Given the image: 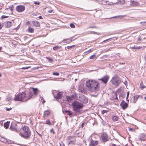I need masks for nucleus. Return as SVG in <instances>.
<instances>
[{
	"instance_id": "obj_1",
	"label": "nucleus",
	"mask_w": 146,
	"mask_h": 146,
	"mask_svg": "<svg viewBox=\"0 0 146 146\" xmlns=\"http://www.w3.org/2000/svg\"><path fill=\"white\" fill-rule=\"evenodd\" d=\"M86 84L89 90L93 92L98 91L99 88V84L94 80H89L86 82Z\"/></svg>"
},
{
	"instance_id": "obj_2",
	"label": "nucleus",
	"mask_w": 146,
	"mask_h": 146,
	"mask_svg": "<svg viewBox=\"0 0 146 146\" xmlns=\"http://www.w3.org/2000/svg\"><path fill=\"white\" fill-rule=\"evenodd\" d=\"M23 132L19 133V135L24 138L28 139L31 135V132L29 127L24 126L22 129Z\"/></svg>"
},
{
	"instance_id": "obj_3",
	"label": "nucleus",
	"mask_w": 146,
	"mask_h": 146,
	"mask_svg": "<svg viewBox=\"0 0 146 146\" xmlns=\"http://www.w3.org/2000/svg\"><path fill=\"white\" fill-rule=\"evenodd\" d=\"M84 106L83 105L77 101H74V114L76 115L80 113V109Z\"/></svg>"
},
{
	"instance_id": "obj_4",
	"label": "nucleus",
	"mask_w": 146,
	"mask_h": 146,
	"mask_svg": "<svg viewBox=\"0 0 146 146\" xmlns=\"http://www.w3.org/2000/svg\"><path fill=\"white\" fill-rule=\"evenodd\" d=\"M74 99L79 100L82 103L86 104L88 102V99L84 95L82 94L77 95L74 93Z\"/></svg>"
},
{
	"instance_id": "obj_5",
	"label": "nucleus",
	"mask_w": 146,
	"mask_h": 146,
	"mask_svg": "<svg viewBox=\"0 0 146 146\" xmlns=\"http://www.w3.org/2000/svg\"><path fill=\"white\" fill-rule=\"evenodd\" d=\"M25 92H23L21 93H19L15 97V101H26L25 96Z\"/></svg>"
},
{
	"instance_id": "obj_6",
	"label": "nucleus",
	"mask_w": 146,
	"mask_h": 146,
	"mask_svg": "<svg viewBox=\"0 0 146 146\" xmlns=\"http://www.w3.org/2000/svg\"><path fill=\"white\" fill-rule=\"evenodd\" d=\"M111 81L113 84L116 86H118L121 83L120 79L117 76L113 77Z\"/></svg>"
},
{
	"instance_id": "obj_7",
	"label": "nucleus",
	"mask_w": 146,
	"mask_h": 146,
	"mask_svg": "<svg viewBox=\"0 0 146 146\" xmlns=\"http://www.w3.org/2000/svg\"><path fill=\"white\" fill-rule=\"evenodd\" d=\"M10 129L12 131L16 132L18 133L19 132V130L17 127V126L15 123H12L10 127Z\"/></svg>"
},
{
	"instance_id": "obj_8",
	"label": "nucleus",
	"mask_w": 146,
	"mask_h": 146,
	"mask_svg": "<svg viewBox=\"0 0 146 146\" xmlns=\"http://www.w3.org/2000/svg\"><path fill=\"white\" fill-rule=\"evenodd\" d=\"M25 9V7L23 5H19L16 7V10L19 12H21L23 11Z\"/></svg>"
},
{
	"instance_id": "obj_9",
	"label": "nucleus",
	"mask_w": 146,
	"mask_h": 146,
	"mask_svg": "<svg viewBox=\"0 0 146 146\" xmlns=\"http://www.w3.org/2000/svg\"><path fill=\"white\" fill-rule=\"evenodd\" d=\"M101 139L103 142H105L108 140L107 134L106 133H103L101 136Z\"/></svg>"
},
{
	"instance_id": "obj_10",
	"label": "nucleus",
	"mask_w": 146,
	"mask_h": 146,
	"mask_svg": "<svg viewBox=\"0 0 146 146\" xmlns=\"http://www.w3.org/2000/svg\"><path fill=\"white\" fill-rule=\"evenodd\" d=\"M25 92V100L26 101L27 100L30 99L32 97L33 94L32 92L28 91Z\"/></svg>"
},
{
	"instance_id": "obj_11",
	"label": "nucleus",
	"mask_w": 146,
	"mask_h": 146,
	"mask_svg": "<svg viewBox=\"0 0 146 146\" xmlns=\"http://www.w3.org/2000/svg\"><path fill=\"white\" fill-rule=\"evenodd\" d=\"M109 78V76L107 75H106L103 78L99 79V80L102 81L104 84H106Z\"/></svg>"
},
{
	"instance_id": "obj_12",
	"label": "nucleus",
	"mask_w": 146,
	"mask_h": 146,
	"mask_svg": "<svg viewBox=\"0 0 146 146\" xmlns=\"http://www.w3.org/2000/svg\"><path fill=\"white\" fill-rule=\"evenodd\" d=\"M120 106L123 110L125 109L128 106L127 104L124 101H122L121 102Z\"/></svg>"
},
{
	"instance_id": "obj_13",
	"label": "nucleus",
	"mask_w": 146,
	"mask_h": 146,
	"mask_svg": "<svg viewBox=\"0 0 146 146\" xmlns=\"http://www.w3.org/2000/svg\"><path fill=\"white\" fill-rule=\"evenodd\" d=\"M5 26L7 28H8L11 26L12 25V22L8 21L6 22L5 23Z\"/></svg>"
},
{
	"instance_id": "obj_14",
	"label": "nucleus",
	"mask_w": 146,
	"mask_h": 146,
	"mask_svg": "<svg viewBox=\"0 0 146 146\" xmlns=\"http://www.w3.org/2000/svg\"><path fill=\"white\" fill-rule=\"evenodd\" d=\"M139 138L141 140L144 141L145 139V135L143 133L140 134L139 136Z\"/></svg>"
},
{
	"instance_id": "obj_15",
	"label": "nucleus",
	"mask_w": 146,
	"mask_h": 146,
	"mask_svg": "<svg viewBox=\"0 0 146 146\" xmlns=\"http://www.w3.org/2000/svg\"><path fill=\"white\" fill-rule=\"evenodd\" d=\"M90 143L91 144L93 145V146H96L98 144V141H94L92 140Z\"/></svg>"
},
{
	"instance_id": "obj_16",
	"label": "nucleus",
	"mask_w": 146,
	"mask_h": 146,
	"mask_svg": "<svg viewBox=\"0 0 146 146\" xmlns=\"http://www.w3.org/2000/svg\"><path fill=\"white\" fill-rule=\"evenodd\" d=\"M72 37H71L69 38H68L64 40L63 41L64 42H65V43H69L72 41Z\"/></svg>"
},
{
	"instance_id": "obj_17",
	"label": "nucleus",
	"mask_w": 146,
	"mask_h": 146,
	"mask_svg": "<svg viewBox=\"0 0 146 146\" xmlns=\"http://www.w3.org/2000/svg\"><path fill=\"white\" fill-rule=\"evenodd\" d=\"M54 98L57 99H60L61 98V93L59 92L57 93L56 96V97L54 96Z\"/></svg>"
},
{
	"instance_id": "obj_18",
	"label": "nucleus",
	"mask_w": 146,
	"mask_h": 146,
	"mask_svg": "<svg viewBox=\"0 0 146 146\" xmlns=\"http://www.w3.org/2000/svg\"><path fill=\"white\" fill-rule=\"evenodd\" d=\"M78 90L79 91L82 93H83V92H84V89L83 87V86L82 85H81L80 86L79 88H78Z\"/></svg>"
},
{
	"instance_id": "obj_19",
	"label": "nucleus",
	"mask_w": 146,
	"mask_h": 146,
	"mask_svg": "<svg viewBox=\"0 0 146 146\" xmlns=\"http://www.w3.org/2000/svg\"><path fill=\"white\" fill-rule=\"evenodd\" d=\"M33 94L35 95H36L38 92V90L37 88H32Z\"/></svg>"
},
{
	"instance_id": "obj_20",
	"label": "nucleus",
	"mask_w": 146,
	"mask_h": 146,
	"mask_svg": "<svg viewBox=\"0 0 146 146\" xmlns=\"http://www.w3.org/2000/svg\"><path fill=\"white\" fill-rule=\"evenodd\" d=\"M139 97V96L137 95L134 96L133 97V100L132 101V102L133 103H135Z\"/></svg>"
},
{
	"instance_id": "obj_21",
	"label": "nucleus",
	"mask_w": 146,
	"mask_h": 146,
	"mask_svg": "<svg viewBox=\"0 0 146 146\" xmlns=\"http://www.w3.org/2000/svg\"><path fill=\"white\" fill-rule=\"evenodd\" d=\"M10 123V122H8L7 121V122H6V123H4V127L5 129H7L8 128V127H9V124L10 123Z\"/></svg>"
},
{
	"instance_id": "obj_22",
	"label": "nucleus",
	"mask_w": 146,
	"mask_h": 146,
	"mask_svg": "<svg viewBox=\"0 0 146 146\" xmlns=\"http://www.w3.org/2000/svg\"><path fill=\"white\" fill-rule=\"evenodd\" d=\"M66 101H67L68 102H70L71 101V100H72V98L71 97H70L69 96H67L66 97Z\"/></svg>"
},
{
	"instance_id": "obj_23",
	"label": "nucleus",
	"mask_w": 146,
	"mask_h": 146,
	"mask_svg": "<svg viewBox=\"0 0 146 146\" xmlns=\"http://www.w3.org/2000/svg\"><path fill=\"white\" fill-rule=\"evenodd\" d=\"M33 25L36 27H38L40 26L39 23L37 21H35L33 23Z\"/></svg>"
},
{
	"instance_id": "obj_24",
	"label": "nucleus",
	"mask_w": 146,
	"mask_h": 146,
	"mask_svg": "<svg viewBox=\"0 0 146 146\" xmlns=\"http://www.w3.org/2000/svg\"><path fill=\"white\" fill-rule=\"evenodd\" d=\"M118 119V117L115 116H113L112 118V120L114 121H117Z\"/></svg>"
},
{
	"instance_id": "obj_25",
	"label": "nucleus",
	"mask_w": 146,
	"mask_h": 146,
	"mask_svg": "<svg viewBox=\"0 0 146 146\" xmlns=\"http://www.w3.org/2000/svg\"><path fill=\"white\" fill-rule=\"evenodd\" d=\"M65 112L68 113L67 115H69L70 116H71L72 115V113H71L70 111H69L65 110Z\"/></svg>"
},
{
	"instance_id": "obj_26",
	"label": "nucleus",
	"mask_w": 146,
	"mask_h": 146,
	"mask_svg": "<svg viewBox=\"0 0 146 146\" xmlns=\"http://www.w3.org/2000/svg\"><path fill=\"white\" fill-rule=\"evenodd\" d=\"M50 113V112L48 110H46L44 112V116H47L49 115Z\"/></svg>"
},
{
	"instance_id": "obj_27",
	"label": "nucleus",
	"mask_w": 146,
	"mask_h": 146,
	"mask_svg": "<svg viewBox=\"0 0 146 146\" xmlns=\"http://www.w3.org/2000/svg\"><path fill=\"white\" fill-rule=\"evenodd\" d=\"M28 31L30 33H33L34 31V29L33 28L29 27L28 29Z\"/></svg>"
},
{
	"instance_id": "obj_28",
	"label": "nucleus",
	"mask_w": 146,
	"mask_h": 146,
	"mask_svg": "<svg viewBox=\"0 0 146 146\" xmlns=\"http://www.w3.org/2000/svg\"><path fill=\"white\" fill-rule=\"evenodd\" d=\"M96 56L95 54H93L90 57V58L91 59H96Z\"/></svg>"
},
{
	"instance_id": "obj_29",
	"label": "nucleus",
	"mask_w": 146,
	"mask_h": 146,
	"mask_svg": "<svg viewBox=\"0 0 146 146\" xmlns=\"http://www.w3.org/2000/svg\"><path fill=\"white\" fill-rule=\"evenodd\" d=\"M140 85L142 89H143L144 88L146 87V86H145L143 85V82L142 81H141Z\"/></svg>"
},
{
	"instance_id": "obj_30",
	"label": "nucleus",
	"mask_w": 146,
	"mask_h": 146,
	"mask_svg": "<svg viewBox=\"0 0 146 146\" xmlns=\"http://www.w3.org/2000/svg\"><path fill=\"white\" fill-rule=\"evenodd\" d=\"M137 4L138 3L137 2L133 1L132 2L131 5L133 6H135L136 5H137Z\"/></svg>"
},
{
	"instance_id": "obj_31",
	"label": "nucleus",
	"mask_w": 146,
	"mask_h": 146,
	"mask_svg": "<svg viewBox=\"0 0 146 146\" xmlns=\"http://www.w3.org/2000/svg\"><path fill=\"white\" fill-rule=\"evenodd\" d=\"M47 59L50 62H53V60L52 59L49 57H46Z\"/></svg>"
},
{
	"instance_id": "obj_32",
	"label": "nucleus",
	"mask_w": 146,
	"mask_h": 146,
	"mask_svg": "<svg viewBox=\"0 0 146 146\" xmlns=\"http://www.w3.org/2000/svg\"><path fill=\"white\" fill-rule=\"evenodd\" d=\"M46 124L49 125H51V124L49 120H48L46 121Z\"/></svg>"
},
{
	"instance_id": "obj_33",
	"label": "nucleus",
	"mask_w": 146,
	"mask_h": 146,
	"mask_svg": "<svg viewBox=\"0 0 146 146\" xmlns=\"http://www.w3.org/2000/svg\"><path fill=\"white\" fill-rule=\"evenodd\" d=\"M53 75L54 76H58L59 75V73L58 72H53Z\"/></svg>"
},
{
	"instance_id": "obj_34",
	"label": "nucleus",
	"mask_w": 146,
	"mask_h": 146,
	"mask_svg": "<svg viewBox=\"0 0 146 146\" xmlns=\"http://www.w3.org/2000/svg\"><path fill=\"white\" fill-rule=\"evenodd\" d=\"M93 49L92 48L89 50H88L87 51H86V52H88L89 53H90L91 52L93 51Z\"/></svg>"
},
{
	"instance_id": "obj_35",
	"label": "nucleus",
	"mask_w": 146,
	"mask_h": 146,
	"mask_svg": "<svg viewBox=\"0 0 146 146\" xmlns=\"http://www.w3.org/2000/svg\"><path fill=\"white\" fill-rule=\"evenodd\" d=\"M58 46H54L53 47V50H56L58 48Z\"/></svg>"
},
{
	"instance_id": "obj_36",
	"label": "nucleus",
	"mask_w": 146,
	"mask_h": 146,
	"mask_svg": "<svg viewBox=\"0 0 146 146\" xmlns=\"http://www.w3.org/2000/svg\"><path fill=\"white\" fill-rule=\"evenodd\" d=\"M8 17V16H6L5 15H3L1 16V18L2 19H3L4 18H7Z\"/></svg>"
},
{
	"instance_id": "obj_37",
	"label": "nucleus",
	"mask_w": 146,
	"mask_h": 146,
	"mask_svg": "<svg viewBox=\"0 0 146 146\" xmlns=\"http://www.w3.org/2000/svg\"><path fill=\"white\" fill-rule=\"evenodd\" d=\"M108 111L105 110H103L102 111V114H104L105 113H106Z\"/></svg>"
},
{
	"instance_id": "obj_38",
	"label": "nucleus",
	"mask_w": 146,
	"mask_h": 146,
	"mask_svg": "<svg viewBox=\"0 0 146 146\" xmlns=\"http://www.w3.org/2000/svg\"><path fill=\"white\" fill-rule=\"evenodd\" d=\"M50 132H51V133H52L53 134H54V131L53 129H51Z\"/></svg>"
},
{
	"instance_id": "obj_39",
	"label": "nucleus",
	"mask_w": 146,
	"mask_h": 146,
	"mask_svg": "<svg viewBox=\"0 0 146 146\" xmlns=\"http://www.w3.org/2000/svg\"><path fill=\"white\" fill-rule=\"evenodd\" d=\"M111 38H110L107 39L106 40H105L103 42H102V43L103 42H105L106 41L109 40H110L111 39Z\"/></svg>"
},
{
	"instance_id": "obj_40",
	"label": "nucleus",
	"mask_w": 146,
	"mask_h": 146,
	"mask_svg": "<svg viewBox=\"0 0 146 146\" xmlns=\"http://www.w3.org/2000/svg\"><path fill=\"white\" fill-rule=\"evenodd\" d=\"M73 47V46H67V48L68 49H69L70 48H72Z\"/></svg>"
},
{
	"instance_id": "obj_41",
	"label": "nucleus",
	"mask_w": 146,
	"mask_h": 146,
	"mask_svg": "<svg viewBox=\"0 0 146 146\" xmlns=\"http://www.w3.org/2000/svg\"><path fill=\"white\" fill-rule=\"evenodd\" d=\"M34 4H37L38 5H39L40 4V3L39 2H37L35 1L34 2Z\"/></svg>"
},
{
	"instance_id": "obj_42",
	"label": "nucleus",
	"mask_w": 146,
	"mask_h": 146,
	"mask_svg": "<svg viewBox=\"0 0 146 146\" xmlns=\"http://www.w3.org/2000/svg\"><path fill=\"white\" fill-rule=\"evenodd\" d=\"M6 109L7 111H9L10 110H11V108H6Z\"/></svg>"
},
{
	"instance_id": "obj_43",
	"label": "nucleus",
	"mask_w": 146,
	"mask_h": 146,
	"mask_svg": "<svg viewBox=\"0 0 146 146\" xmlns=\"http://www.w3.org/2000/svg\"><path fill=\"white\" fill-rule=\"evenodd\" d=\"M53 10H49L48 11V12L49 13H51L53 11Z\"/></svg>"
},
{
	"instance_id": "obj_44",
	"label": "nucleus",
	"mask_w": 146,
	"mask_h": 146,
	"mask_svg": "<svg viewBox=\"0 0 146 146\" xmlns=\"http://www.w3.org/2000/svg\"><path fill=\"white\" fill-rule=\"evenodd\" d=\"M70 27L72 28H73V23H71L70 24Z\"/></svg>"
},
{
	"instance_id": "obj_45",
	"label": "nucleus",
	"mask_w": 146,
	"mask_h": 146,
	"mask_svg": "<svg viewBox=\"0 0 146 146\" xmlns=\"http://www.w3.org/2000/svg\"><path fill=\"white\" fill-rule=\"evenodd\" d=\"M3 27V25L1 24V23H0V29H2V27Z\"/></svg>"
},
{
	"instance_id": "obj_46",
	"label": "nucleus",
	"mask_w": 146,
	"mask_h": 146,
	"mask_svg": "<svg viewBox=\"0 0 146 146\" xmlns=\"http://www.w3.org/2000/svg\"><path fill=\"white\" fill-rule=\"evenodd\" d=\"M91 33V34H96V33L95 32H94V31H92L91 32V33Z\"/></svg>"
},
{
	"instance_id": "obj_47",
	"label": "nucleus",
	"mask_w": 146,
	"mask_h": 146,
	"mask_svg": "<svg viewBox=\"0 0 146 146\" xmlns=\"http://www.w3.org/2000/svg\"><path fill=\"white\" fill-rule=\"evenodd\" d=\"M129 94V92H128L127 93V97H126V99H127L128 97V96Z\"/></svg>"
},
{
	"instance_id": "obj_48",
	"label": "nucleus",
	"mask_w": 146,
	"mask_h": 146,
	"mask_svg": "<svg viewBox=\"0 0 146 146\" xmlns=\"http://www.w3.org/2000/svg\"><path fill=\"white\" fill-rule=\"evenodd\" d=\"M39 19H42L43 18H42V16H39L38 17Z\"/></svg>"
},
{
	"instance_id": "obj_49",
	"label": "nucleus",
	"mask_w": 146,
	"mask_h": 146,
	"mask_svg": "<svg viewBox=\"0 0 146 146\" xmlns=\"http://www.w3.org/2000/svg\"><path fill=\"white\" fill-rule=\"evenodd\" d=\"M72 143V141H70V142L68 144H70Z\"/></svg>"
},
{
	"instance_id": "obj_50",
	"label": "nucleus",
	"mask_w": 146,
	"mask_h": 146,
	"mask_svg": "<svg viewBox=\"0 0 146 146\" xmlns=\"http://www.w3.org/2000/svg\"><path fill=\"white\" fill-rule=\"evenodd\" d=\"M84 123H82L81 125V126L82 127H83L84 126Z\"/></svg>"
},
{
	"instance_id": "obj_51",
	"label": "nucleus",
	"mask_w": 146,
	"mask_h": 146,
	"mask_svg": "<svg viewBox=\"0 0 146 146\" xmlns=\"http://www.w3.org/2000/svg\"><path fill=\"white\" fill-rule=\"evenodd\" d=\"M129 130L130 131H134V130L133 129L131 128L129 129Z\"/></svg>"
},
{
	"instance_id": "obj_52",
	"label": "nucleus",
	"mask_w": 146,
	"mask_h": 146,
	"mask_svg": "<svg viewBox=\"0 0 146 146\" xmlns=\"http://www.w3.org/2000/svg\"><path fill=\"white\" fill-rule=\"evenodd\" d=\"M95 28V27L94 26V27H89V28Z\"/></svg>"
},
{
	"instance_id": "obj_53",
	"label": "nucleus",
	"mask_w": 146,
	"mask_h": 146,
	"mask_svg": "<svg viewBox=\"0 0 146 146\" xmlns=\"http://www.w3.org/2000/svg\"><path fill=\"white\" fill-rule=\"evenodd\" d=\"M138 40H141V38L140 37H139L138 38Z\"/></svg>"
},
{
	"instance_id": "obj_54",
	"label": "nucleus",
	"mask_w": 146,
	"mask_h": 146,
	"mask_svg": "<svg viewBox=\"0 0 146 146\" xmlns=\"http://www.w3.org/2000/svg\"><path fill=\"white\" fill-rule=\"evenodd\" d=\"M13 9L12 8V7H11V9H10L12 11Z\"/></svg>"
},
{
	"instance_id": "obj_55",
	"label": "nucleus",
	"mask_w": 146,
	"mask_h": 146,
	"mask_svg": "<svg viewBox=\"0 0 146 146\" xmlns=\"http://www.w3.org/2000/svg\"><path fill=\"white\" fill-rule=\"evenodd\" d=\"M68 138L69 139H70V138H72V137L71 136H70V137L69 136Z\"/></svg>"
},
{
	"instance_id": "obj_56",
	"label": "nucleus",
	"mask_w": 146,
	"mask_h": 146,
	"mask_svg": "<svg viewBox=\"0 0 146 146\" xmlns=\"http://www.w3.org/2000/svg\"><path fill=\"white\" fill-rule=\"evenodd\" d=\"M71 105H72V106L73 107V102L71 104Z\"/></svg>"
},
{
	"instance_id": "obj_57",
	"label": "nucleus",
	"mask_w": 146,
	"mask_h": 146,
	"mask_svg": "<svg viewBox=\"0 0 146 146\" xmlns=\"http://www.w3.org/2000/svg\"><path fill=\"white\" fill-rule=\"evenodd\" d=\"M112 48H113L112 47H111L108 50H109L110 49H112Z\"/></svg>"
},
{
	"instance_id": "obj_58",
	"label": "nucleus",
	"mask_w": 146,
	"mask_h": 146,
	"mask_svg": "<svg viewBox=\"0 0 146 146\" xmlns=\"http://www.w3.org/2000/svg\"><path fill=\"white\" fill-rule=\"evenodd\" d=\"M122 17V16H117V17Z\"/></svg>"
},
{
	"instance_id": "obj_59",
	"label": "nucleus",
	"mask_w": 146,
	"mask_h": 146,
	"mask_svg": "<svg viewBox=\"0 0 146 146\" xmlns=\"http://www.w3.org/2000/svg\"><path fill=\"white\" fill-rule=\"evenodd\" d=\"M38 134L40 136V137L41 136V135L40 134L38 133Z\"/></svg>"
},
{
	"instance_id": "obj_60",
	"label": "nucleus",
	"mask_w": 146,
	"mask_h": 146,
	"mask_svg": "<svg viewBox=\"0 0 146 146\" xmlns=\"http://www.w3.org/2000/svg\"><path fill=\"white\" fill-rule=\"evenodd\" d=\"M117 16H115V17H111V18H116V17Z\"/></svg>"
},
{
	"instance_id": "obj_61",
	"label": "nucleus",
	"mask_w": 146,
	"mask_h": 146,
	"mask_svg": "<svg viewBox=\"0 0 146 146\" xmlns=\"http://www.w3.org/2000/svg\"><path fill=\"white\" fill-rule=\"evenodd\" d=\"M144 98L146 100V97H144Z\"/></svg>"
},
{
	"instance_id": "obj_62",
	"label": "nucleus",
	"mask_w": 146,
	"mask_h": 146,
	"mask_svg": "<svg viewBox=\"0 0 146 146\" xmlns=\"http://www.w3.org/2000/svg\"><path fill=\"white\" fill-rule=\"evenodd\" d=\"M45 102V101L44 100V102H43V103H44Z\"/></svg>"
},
{
	"instance_id": "obj_63",
	"label": "nucleus",
	"mask_w": 146,
	"mask_h": 146,
	"mask_svg": "<svg viewBox=\"0 0 146 146\" xmlns=\"http://www.w3.org/2000/svg\"><path fill=\"white\" fill-rule=\"evenodd\" d=\"M33 15H35H35H35V14L34 13V14H33Z\"/></svg>"
},
{
	"instance_id": "obj_64",
	"label": "nucleus",
	"mask_w": 146,
	"mask_h": 146,
	"mask_svg": "<svg viewBox=\"0 0 146 146\" xmlns=\"http://www.w3.org/2000/svg\"><path fill=\"white\" fill-rule=\"evenodd\" d=\"M1 74H0V77H1Z\"/></svg>"
}]
</instances>
